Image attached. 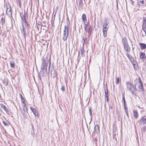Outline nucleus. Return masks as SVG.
Here are the masks:
<instances>
[{
	"label": "nucleus",
	"instance_id": "obj_5",
	"mask_svg": "<svg viewBox=\"0 0 146 146\" xmlns=\"http://www.w3.org/2000/svg\"><path fill=\"white\" fill-rule=\"evenodd\" d=\"M6 14L10 17H12V13L11 8L10 5H6Z\"/></svg>",
	"mask_w": 146,
	"mask_h": 146
},
{
	"label": "nucleus",
	"instance_id": "obj_2",
	"mask_svg": "<svg viewBox=\"0 0 146 146\" xmlns=\"http://www.w3.org/2000/svg\"><path fill=\"white\" fill-rule=\"evenodd\" d=\"M126 85L128 90L132 94L135 95V92L137 90L136 88L133 85L129 82L126 83Z\"/></svg>",
	"mask_w": 146,
	"mask_h": 146
},
{
	"label": "nucleus",
	"instance_id": "obj_23",
	"mask_svg": "<svg viewBox=\"0 0 146 146\" xmlns=\"http://www.w3.org/2000/svg\"><path fill=\"white\" fill-rule=\"evenodd\" d=\"M1 108L5 111H7L6 106L4 105L3 104H1Z\"/></svg>",
	"mask_w": 146,
	"mask_h": 146
},
{
	"label": "nucleus",
	"instance_id": "obj_12",
	"mask_svg": "<svg viewBox=\"0 0 146 146\" xmlns=\"http://www.w3.org/2000/svg\"><path fill=\"white\" fill-rule=\"evenodd\" d=\"M140 122L141 123L144 124L146 123V118L145 117H143L141 119Z\"/></svg>",
	"mask_w": 146,
	"mask_h": 146
},
{
	"label": "nucleus",
	"instance_id": "obj_24",
	"mask_svg": "<svg viewBox=\"0 0 146 146\" xmlns=\"http://www.w3.org/2000/svg\"><path fill=\"white\" fill-rule=\"evenodd\" d=\"M10 64L11 67L13 68L14 66V63L13 61L10 62Z\"/></svg>",
	"mask_w": 146,
	"mask_h": 146
},
{
	"label": "nucleus",
	"instance_id": "obj_35",
	"mask_svg": "<svg viewBox=\"0 0 146 146\" xmlns=\"http://www.w3.org/2000/svg\"><path fill=\"white\" fill-rule=\"evenodd\" d=\"M83 40H84V43H83V44H84V43H86V41H87V40H86V38H84V37L83 38Z\"/></svg>",
	"mask_w": 146,
	"mask_h": 146
},
{
	"label": "nucleus",
	"instance_id": "obj_51",
	"mask_svg": "<svg viewBox=\"0 0 146 146\" xmlns=\"http://www.w3.org/2000/svg\"><path fill=\"white\" fill-rule=\"evenodd\" d=\"M1 43H0V47L1 46Z\"/></svg>",
	"mask_w": 146,
	"mask_h": 146
},
{
	"label": "nucleus",
	"instance_id": "obj_31",
	"mask_svg": "<svg viewBox=\"0 0 146 146\" xmlns=\"http://www.w3.org/2000/svg\"><path fill=\"white\" fill-rule=\"evenodd\" d=\"M145 26H143L142 29L144 31L145 33V35H146V28L145 27Z\"/></svg>",
	"mask_w": 146,
	"mask_h": 146
},
{
	"label": "nucleus",
	"instance_id": "obj_29",
	"mask_svg": "<svg viewBox=\"0 0 146 146\" xmlns=\"http://www.w3.org/2000/svg\"><path fill=\"white\" fill-rule=\"evenodd\" d=\"M20 95L21 96V101H22V103L23 104L25 103V102L24 99L23 98V96H22L21 95Z\"/></svg>",
	"mask_w": 146,
	"mask_h": 146
},
{
	"label": "nucleus",
	"instance_id": "obj_13",
	"mask_svg": "<svg viewBox=\"0 0 146 146\" xmlns=\"http://www.w3.org/2000/svg\"><path fill=\"white\" fill-rule=\"evenodd\" d=\"M94 131L96 133H98L99 132V128L98 125H96L95 126Z\"/></svg>",
	"mask_w": 146,
	"mask_h": 146
},
{
	"label": "nucleus",
	"instance_id": "obj_3",
	"mask_svg": "<svg viewBox=\"0 0 146 146\" xmlns=\"http://www.w3.org/2000/svg\"><path fill=\"white\" fill-rule=\"evenodd\" d=\"M50 60V58L48 60V58L46 57V58H43V60L42 61V64L41 66V69H44L47 68V67L48 63Z\"/></svg>",
	"mask_w": 146,
	"mask_h": 146
},
{
	"label": "nucleus",
	"instance_id": "obj_10",
	"mask_svg": "<svg viewBox=\"0 0 146 146\" xmlns=\"http://www.w3.org/2000/svg\"><path fill=\"white\" fill-rule=\"evenodd\" d=\"M21 29L22 34L24 36V37L25 38V36L27 35V34H26V32L25 30V28L23 25H22V28H21Z\"/></svg>",
	"mask_w": 146,
	"mask_h": 146
},
{
	"label": "nucleus",
	"instance_id": "obj_38",
	"mask_svg": "<svg viewBox=\"0 0 146 146\" xmlns=\"http://www.w3.org/2000/svg\"><path fill=\"white\" fill-rule=\"evenodd\" d=\"M122 99H123V101L124 103H125V97H124V96H123Z\"/></svg>",
	"mask_w": 146,
	"mask_h": 146
},
{
	"label": "nucleus",
	"instance_id": "obj_32",
	"mask_svg": "<svg viewBox=\"0 0 146 146\" xmlns=\"http://www.w3.org/2000/svg\"><path fill=\"white\" fill-rule=\"evenodd\" d=\"M120 81V80L119 79V77L116 78V83L117 84H118L119 83V82Z\"/></svg>",
	"mask_w": 146,
	"mask_h": 146
},
{
	"label": "nucleus",
	"instance_id": "obj_9",
	"mask_svg": "<svg viewBox=\"0 0 146 146\" xmlns=\"http://www.w3.org/2000/svg\"><path fill=\"white\" fill-rule=\"evenodd\" d=\"M40 74H42V76H46L47 75V68L41 69L40 71Z\"/></svg>",
	"mask_w": 146,
	"mask_h": 146
},
{
	"label": "nucleus",
	"instance_id": "obj_27",
	"mask_svg": "<svg viewBox=\"0 0 146 146\" xmlns=\"http://www.w3.org/2000/svg\"><path fill=\"white\" fill-rule=\"evenodd\" d=\"M31 126L32 127V129L33 130V132H32L31 133V135H33L35 134V132H34V127L33 126V125L32 123H31Z\"/></svg>",
	"mask_w": 146,
	"mask_h": 146
},
{
	"label": "nucleus",
	"instance_id": "obj_14",
	"mask_svg": "<svg viewBox=\"0 0 146 146\" xmlns=\"http://www.w3.org/2000/svg\"><path fill=\"white\" fill-rule=\"evenodd\" d=\"M23 105V111L24 112L28 113V108L26 106L25 103Z\"/></svg>",
	"mask_w": 146,
	"mask_h": 146
},
{
	"label": "nucleus",
	"instance_id": "obj_15",
	"mask_svg": "<svg viewBox=\"0 0 146 146\" xmlns=\"http://www.w3.org/2000/svg\"><path fill=\"white\" fill-rule=\"evenodd\" d=\"M55 69L54 68V67L51 70V74L52 77L54 78H55Z\"/></svg>",
	"mask_w": 146,
	"mask_h": 146
},
{
	"label": "nucleus",
	"instance_id": "obj_41",
	"mask_svg": "<svg viewBox=\"0 0 146 146\" xmlns=\"http://www.w3.org/2000/svg\"><path fill=\"white\" fill-rule=\"evenodd\" d=\"M108 90H107V94H105V96L107 98V100H108Z\"/></svg>",
	"mask_w": 146,
	"mask_h": 146
},
{
	"label": "nucleus",
	"instance_id": "obj_18",
	"mask_svg": "<svg viewBox=\"0 0 146 146\" xmlns=\"http://www.w3.org/2000/svg\"><path fill=\"white\" fill-rule=\"evenodd\" d=\"M3 82L4 85L6 86H8V81L7 79L5 78L4 80H3Z\"/></svg>",
	"mask_w": 146,
	"mask_h": 146
},
{
	"label": "nucleus",
	"instance_id": "obj_33",
	"mask_svg": "<svg viewBox=\"0 0 146 146\" xmlns=\"http://www.w3.org/2000/svg\"><path fill=\"white\" fill-rule=\"evenodd\" d=\"M127 56L129 58L130 60L131 61L132 60L131 59V58H132V57L128 53L127 54Z\"/></svg>",
	"mask_w": 146,
	"mask_h": 146
},
{
	"label": "nucleus",
	"instance_id": "obj_22",
	"mask_svg": "<svg viewBox=\"0 0 146 146\" xmlns=\"http://www.w3.org/2000/svg\"><path fill=\"white\" fill-rule=\"evenodd\" d=\"M143 26H146V17H143Z\"/></svg>",
	"mask_w": 146,
	"mask_h": 146
},
{
	"label": "nucleus",
	"instance_id": "obj_30",
	"mask_svg": "<svg viewBox=\"0 0 146 146\" xmlns=\"http://www.w3.org/2000/svg\"><path fill=\"white\" fill-rule=\"evenodd\" d=\"M80 51H81V54L82 55L84 56V53L85 52H84V51L83 49L82 48H81L80 49Z\"/></svg>",
	"mask_w": 146,
	"mask_h": 146
},
{
	"label": "nucleus",
	"instance_id": "obj_43",
	"mask_svg": "<svg viewBox=\"0 0 146 146\" xmlns=\"http://www.w3.org/2000/svg\"><path fill=\"white\" fill-rule=\"evenodd\" d=\"M18 3H19V5L21 7V2H20V0H19V1H18Z\"/></svg>",
	"mask_w": 146,
	"mask_h": 146
},
{
	"label": "nucleus",
	"instance_id": "obj_42",
	"mask_svg": "<svg viewBox=\"0 0 146 146\" xmlns=\"http://www.w3.org/2000/svg\"><path fill=\"white\" fill-rule=\"evenodd\" d=\"M30 109L32 111L35 109L32 107H31Z\"/></svg>",
	"mask_w": 146,
	"mask_h": 146
},
{
	"label": "nucleus",
	"instance_id": "obj_21",
	"mask_svg": "<svg viewBox=\"0 0 146 146\" xmlns=\"http://www.w3.org/2000/svg\"><path fill=\"white\" fill-rule=\"evenodd\" d=\"M122 42L123 46L128 44L127 40L125 38H123Z\"/></svg>",
	"mask_w": 146,
	"mask_h": 146
},
{
	"label": "nucleus",
	"instance_id": "obj_34",
	"mask_svg": "<svg viewBox=\"0 0 146 146\" xmlns=\"http://www.w3.org/2000/svg\"><path fill=\"white\" fill-rule=\"evenodd\" d=\"M3 123L5 126H8L9 125L8 124L5 122V121H3Z\"/></svg>",
	"mask_w": 146,
	"mask_h": 146
},
{
	"label": "nucleus",
	"instance_id": "obj_26",
	"mask_svg": "<svg viewBox=\"0 0 146 146\" xmlns=\"http://www.w3.org/2000/svg\"><path fill=\"white\" fill-rule=\"evenodd\" d=\"M21 113H22L23 117L24 118H26V115H27V113L25 112H24V111H22Z\"/></svg>",
	"mask_w": 146,
	"mask_h": 146
},
{
	"label": "nucleus",
	"instance_id": "obj_6",
	"mask_svg": "<svg viewBox=\"0 0 146 146\" xmlns=\"http://www.w3.org/2000/svg\"><path fill=\"white\" fill-rule=\"evenodd\" d=\"M88 23L87 22H86V24H85L84 28L86 32L88 33V36H90L92 31V29L88 25Z\"/></svg>",
	"mask_w": 146,
	"mask_h": 146
},
{
	"label": "nucleus",
	"instance_id": "obj_47",
	"mask_svg": "<svg viewBox=\"0 0 146 146\" xmlns=\"http://www.w3.org/2000/svg\"><path fill=\"white\" fill-rule=\"evenodd\" d=\"M126 114L127 115V117H128V113L126 111Z\"/></svg>",
	"mask_w": 146,
	"mask_h": 146
},
{
	"label": "nucleus",
	"instance_id": "obj_20",
	"mask_svg": "<svg viewBox=\"0 0 146 146\" xmlns=\"http://www.w3.org/2000/svg\"><path fill=\"white\" fill-rule=\"evenodd\" d=\"M139 45L140 46L141 48L142 49H144L146 48V45L144 44L140 43Z\"/></svg>",
	"mask_w": 146,
	"mask_h": 146
},
{
	"label": "nucleus",
	"instance_id": "obj_36",
	"mask_svg": "<svg viewBox=\"0 0 146 146\" xmlns=\"http://www.w3.org/2000/svg\"><path fill=\"white\" fill-rule=\"evenodd\" d=\"M1 21L2 22V23H4L5 22V20L2 17L1 19Z\"/></svg>",
	"mask_w": 146,
	"mask_h": 146
},
{
	"label": "nucleus",
	"instance_id": "obj_37",
	"mask_svg": "<svg viewBox=\"0 0 146 146\" xmlns=\"http://www.w3.org/2000/svg\"><path fill=\"white\" fill-rule=\"evenodd\" d=\"M79 4L80 6H82V0H80L79 1Z\"/></svg>",
	"mask_w": 146,
	"mask_h": 146
},
{
	"label": "nucleus",
	"instance_id": "obj_39",
	"mask_svg": "<svg viewBox=\"0 0 146 146\" xmlns=\"http://www.w3.org/2000/svg\"><path fill=\"white\" fill-rule=\"evenodd\" d=\"M89 113H90V116H91L92 115V113L91 110L90 109H89Z\"/></svg>",
	"mask_w": 146,
	"mask_h": 146
},
{
	"label": "nucleus",
	"instance_id": "obj_50",
	"mask_svg": "<svg viewBox=\"0 0 146 146\" xmlns=\"http://www.w3.org/2000/svg\"><path fill=\"white\" fill-rule=\"evenodd\" d=\"M50 63H49V69H50Z\"/></svg>",
	"mask_w": 146,
	"mask_h": 146
},
{
	"label": "nucleus",
	"instance_id": "obj_1",
	"mask_svg": "<svg viewBox=\"0 0 146 146\" xmlns=\"http://www.w3.org/2000/svg\"><path fill=\"white\" fill-rule=\"evenodd\" d=\"M135 87L137 88V90L139 91H143V85L142 83L140 78L136 79L135 81Z\"/></svg>",
	"mask_w": 146,
	"mask_h": 146
},
{
	"label": "nucleus",
	"instance_id": "obj_11",
	"mask_svg": "<svg viewBox=\"0 0 146 146\" xmlns=\"http://www.w3.org/2000/svg\"><path fill=\"white\" fill-rule=\"evenodd\" d=\"M124 48L125 50L127 52H129L130 51V48L128 44L124 45Z\"/></svg>",
	"mask_w": 146,
	"mask_h": 146
},
{
	"label": "nucleus",
	"instance_id": "obj_8",
	"mask_svg": "<svg viewBox=\"0 0 146 146\" xmlns=\"http://www.w3.org/2000/svg\"><path fill=\"white\" fill-rule=\"evenodd\" d=\"M21 18L22 20H23L24 22H25L26 24L27 25V26H28L29 24L27 23V21H26V18H28V15L27 13L24 12V14L23 15V17H22L21 16Z\"/></svg>",
	"mask_w": 146,
	"mask_h": 146
},
{
	"label": "nucleus",
	"instance_id": "obj_45",
	"mask_svg": "<svg viewBox=\"0 0 146 146\" xmlns=\"http://www.w3.org/2000/svg\"><path fill=\"white\" fill-rule=\"evenodd\" d=\"M126 102H125V103H124V108L126 109Z\"/></svg>",
	"mask_w": 146,
	"mask_h": 146
},
{
	"label": "nucleus",
	"instance_id": "obj_19",
	"mask_svg": "<svg viewBox=\"0 0 146 146\" xmlns=\"http://www.w3.org/2000/svg\"><path fill=\"white\" fill-rule=\"evenodd\" d=\"M145 56V54L144 53H143L142 52H140V57L141 59H142L143 60L145 58L144 56Z\"/></svg>",
	"mask_w": 146,
	"mask_h": 146
},
{
	"label": "nucleus",
	"instance_id": "obj_44",
	"mask_svg": "<svg viewBox=\"0 0 146 146\" xmlns=\"http://www.w3.org/2000/svg\"><path fill=\"white\" fill-rule=\"evenodd\" d=\"M37 24L38 25H40L41 24V22L40 21H39L38 22Z\"/></svg>",
	"mask_w": 146,
	"mask_h": 146
},
{
	"label": "nucleus",
	"instance_id": "obj_46",
	"mask_svg": "<svg viewBox=\"0 0 146 146\" xmlns=\"http://www.w3.org/2000/svg\"><path fill=\"white\" fill-rule=\"evenodd\" d=\"M140 3L142 4H143L144 3V1H140Z\"/></svg>",
	"mask_w": 146,
	"mask_h": 146
},
{
	"label": "nucleus",
	"instance_id": "obj_17",
	"mask_svg": "<svg viewBox=\"0 0 146 146\" xmlns=\"http://www.w3.org/2000/svg\"><path fill=\"white\" fill-rule=\"evenodd\" d=\"M133 113L134 116L135 117V118H137L138 116V114L137 111L136 110H133Z\"/></svg>",
	"mask_w": 146,
	"mask_h": 146
},
{
	"label": "nucleus",
	"instance_id": "obj_28",
	"mask_svg": "<svg viewBox=\"0 0 146 146\" xmlns=\"http://www.w3.org/2000/svg\"><path fill=\"white\" fill-rule=\"evenodd\" d=\"M53 18V22H52L51 23L52 24V25L53 27H54V21L55 19V15H54L53 14V16H52V18Z\"/></svg>",
	"mask_w": 146,
	"mask_h": 146
},
{
	"label": "nucleus",
	"instance_id": "obj_40",
	"mask_svg": "<svg viewBox=\"0 0 146 146\" xmlns=\"http://www.w3.org/2000/svg\"><path fill=\"white\" fill-rule=\"evenodd\" d=\"M61 90H62V91H64V87L63 86H62L61 87Z\"/></svg>",
	"mask_w": 146,
	"mask_h": 146
},
{
	"label": "nucleus",
	"instance_id": "obj_7",
	"mask_svg": "<svg viewBox=\"0 0 146 146\" xmlns=\"http://www.w3.org/2000/svg\"><path fill=\"white\" fill-rule=\"evenodd\" d=\"M68 34V28L67 26H65L64 30L63 38L64 40H66Z\"/></svg>",
	"mask_w": 146,
	"mask_h": 146
},
{
	"label": "nucleus",
	"instance_id": "obj_25",
	"mask_svg": "<svg viewBox=\"0 0 146 146\" xmlns=\"http://www.w3.org/2000/svg\"><path fill=\"white\" fill-rule=\"evenodd\" d=\"M33 112L35 116H36V115H38V113L37 111L35 109L33 110Z\"/></svg>",
	"mask_w": 146,
	"mask_h": 146
},
{
	"label": "nucleus",
	"instance_id": "obj_49",
	"mask_svg": "<svg viewBox=\"0 0 146 146\" xmlns=\"http://www.w3.org/2000/svg\"><path fill=\"white\" fill-rule=\"evenodd\" d=\"M58 35L60 36V31L58 32Z\"/></svg>",
	"mask_w": 146,
	"mask_h": 146
},
{
	"label": "nucleus",
	"instance_id": "obj_4",
	"mask_svg": "<svg viewBox=\"0 0 146 146\" xmlns=\"http://www.w3.org/2000/svg\"><path fill=\"white\" fill-rule=\"evenodd\" d=\"M108 23L106 21L103 25V36L104 37H106L107 36V31L108 30V28L106 26L108 25Z\"/></svg>",
	"mask_w": 146,
	"mask_h": 146
},
{
	"label": "nucleus",
	"instance_id": "obj_48",
	"mask_svg": "<svg viewBox=\"0 0 146 146\" xmlns=\"http://www.w3.org/2000/svg\"><path fill=\"white\" fill-rule=\"evenodd\" d=\"M105 94H107V90H105Z\"/></svg>",
	"mask_w": 146,
	"mask_h": 146
},
{
	"label": "nucleus",
	"instance_id": "obj_16",
	"mask_svg": "<svg viewBox=\"0 0 146 146\" xmlns=\"http://www.w3.org/2000/svg\"><path fill=\"white\" fill-rule=\"evenodd\" d=\"M86 16L85 14H83L82 16V21L84 23V24H86V23H85V21H86Z\"/></svg>",
	"mask_w": 146,
	"mask_h": 146
}]
</instances>
